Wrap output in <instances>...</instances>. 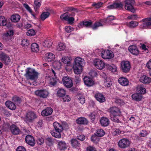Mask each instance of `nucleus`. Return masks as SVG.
<instances>
[{
  "instance_id": "obj_1",
  "label": "nucleus",
  "mask_w": 151,
  "mask_h": 151,
  "mask_svg": "<svg viewBox=\"0 0 151 151\" xmlns=\"http://www.w3.org/2000/svg\"><path fill=\"white\" fill-rule=\"evenodd\" d=\"M108 111L109 113L111 119L113 121L116 122H119V120L117 116H120L121 114L120 109L115 106H112L108 109Z\"/></svg>"
},
{
  "instance_id": "obj_2",
  "label": "nucleus",
  "mask_w": 151,
  "mask_h": 151,
  "mask_svg": "<svg viewBox=\"0 0 151 151\" xmlns=\"http://www.w3.org/2000/svg\"><path fill=\"white\" fill-rule=\"evenodd\" d=\"M25 72L24 76L27 80L35 81L37 79L39 73L35 69L28 68L26 69Z\"/></svg>"
},
{
  "instance_id": "obj_3",
  "label": "nucleus",
  "mask_w": 151,
  "mask_h": 151,
  "mask_svg": "<svg viewBox=\"0 0 151 151\" xmlns=\"http://www.w3.org/2000/svg\"><path fill=\"white\" fill-rule=\"evenodd\" d=\"M53 125L55 132L53 130L50 132V133L53 137L55 138H61L60 133L63 130V126L60 124L56 122L53 123Z\"/></svg>"
},
{
  "instance_id": "obj_4",
  "label": "nucleus",
  "mask_w": 151,
  "mask_h": 151,
  "mask_svg": "<svg viewBox=\"0 0 151 151\" xmlns=\"http://www.w3.org/2000/svg\"><path fill=\"white\" fill-rule=\"evenodd\" d=\"M37 117L36 114L34 111H29L26 113L24 120L27 123H32Z\"/></svg>"
},
{
  "instance_id": "obj_5",
  "label": "nucleus",
  "mask_w": 151,
  "mask_h": 151,
  "mask_svg": "<svg viewBox=\"0 0 151 151\" xmlns=\"http://www.w3.org/2000/svg\"><path fill=\"white\" fill-rule=\"evenodd\" d=\"M124 2L125 9L133 13L135 12V10L133 6L135 2L134 0H125Z\"/></svg>"
},
{
  "instance_id": "obj_6",
  "label": "nucleus",
  "mask_w": 151,
  "mask_h": 151,
  "mask_svg": "<svg viewBox=\"0 0 151 151\" xmlns=\"http://www.w3.org/2000/svg\"><path fill=\"white\" fill-rule=\"evenodd\" d=\"M130 142L127 139L123 138L118 142V146L121 148L124 149L129 146Z\"/></svg>"
},
{
  "instance_id": "obj_7",
  "label": "nucleus",
  "mask_w": 151,
  "mask_h": 151,
  "mask_svg": "<svg viewBox=\"0 0 151 151\" xmlns=\"http://www.w3.org/2000/svg\"><path fill=\"white\" fill-rule=\"evenodd\" d=\"M121 68L123 72H128L131 68L129 62L124 61H122L121 63Z\"/></svg>"
},
{
  "instance_id": "obj_8",
  "label": "nucleus",
  "mask_w": 151,
  "mask_h": 151,
  "mask_svg": "<svg viewBox=\"0 0 151 151\" xmlns=\"http://www.w3.org/2000/svg\"><path fill=\"white\" fill-rule=\"evenodd\" d=\"M101 56L104 59H109L113 58L114 54L112 52L109 50L102 51L101 53Z\"/></svg>"
},
{
  "instance_id": "obj_9",
  "label": "nucleus",
  "mask_w": 151,
  "mask_h": 151,
  "mask_svg": "<svg viewBox=\"0 0 151 151\" xmlns=\"http://www.w3.org/2000/svg\"><path fill=\"white\" fill-rule=\"evenodd\" d=\"M60 18L63 20L67 21L70 24L73 23L74 21V18L73 17H70V15L68 12L65 13L61 15Z\"/></svg>"
},
{
  "instance_id": "obj_10",
  "label": "nucleus",
  "mask_w": 151,
  "mask_h": 151,
  "mask_svg": "<svg viewBox=\"0 0 151 151\" xmlns=\"http://www.w3.org/2000/svg\"><path fill=\"white\" fill-rule=\"evenodd\" d=\"M62 81L64 85L67 88H70L73 86L72 81L68 76L64 77L62 78Z\"/></svg>"
},
{
  "instance_id": "obj_11",
  "label": "nucleus",
  "mask_w": 151,
  "mask_h": 151,
  "mask_svg": "<svg viewBox=\"0 0 151 151\" xmlns=\"http://www.w3.org/2000/svg\"><path fill=\"white\" fill-rule=\"evenodd\" d=\"M94 63L95 66L98 69L101 70L105 67V63L103 61L99 59H96L94 60Z\"/></svg>"
},
{
  "instance_id": "obj_12",
  "label": "nucleus",
  "mask_w": 151,
  "mask_h": 151,
  "mask_svg": "<svg viewBox=\"0 0 151 151\" xmlns=\"http://www.w3.org/2000/svg\"><path fill=\"white\" fill-rule=\"evenodd\" d=\"M35 93L37 96L43 98H46L48 95V92L45 90H37Z\"/></svg>"
},
{
  "instance_id": "obj_13",
  "label": "nucleus",
  "mask_w": 151,
  "mask_h": 151,
  "mask_svg": "<svg viewBox=\"0 0 151 151\" xmlns=\"http://www.w3.org/2000/svg\"><path fill=\"white\" fill-rule=\"evenodd\" d=\"M140 22L143 23L140 26V28L142 29L146 28L147 26L151 25V17L142 19Z\"/></svg>"
},
{
  "instance_id": "obj_14",
  "label": "nucleus",
  "mask_w": 151,
  "mask_h": 151,
  "mask_svg": "<svg viewBox=\"0 0 151 151\" xmlns=\"http://www.w3.org/2000/svg\"><path fill=\"white\" fill-rule=\"evenodd\" d=\"M25 140L26 143L31 146H34L35 143V140L33 136L27 135L26 137Z\"/></svg>"
},
{
  "instance_id": "obj_15",
  "label": "nucleus",
  "mask_w": 151,
  "mask_h": 151,
  "mask_svg": "<svg viewBox=\"0 0 151 151\" xmlns=\"http://www.w3.org/2000/svg\"><path fill=\"white\" fill-rule=\"evenodd\" d=\"M123 4L121 2L114 3L113 4L110 5L107 7L109 9H122L123 8Z\"/></svg>"
},
{
  "instance_id": "obj_16",
  "label": "nucleus",
  "mask_w": 151,
  "mask_h": 151,
  "mask_svg": "<svg viewBox=\"0 0 151 151\" xmlns=\"http://www.w3.org/2000/svg\"><path fill=\"white\" fill-rule=\"evenodd\" d=\"M128 50L133 55L137 56L139 54V51L137 47L135 45H132L129 46Z\"/></svg>"
},
{
  "instance_id": "obj_17",
  "label": "nucleus",
  "mask_w": 151,
  "mask_h": 151,
  "mask_svg": "<svg viewBox=\"0 0 151 151\" xmlns=\"http://www.w3.org/2000/svg\"><path fill=\"white\" fill-rule=\"evenodd\" d=\"M92 24V22L91 20L83 21L78 24V27L79 28H82L83 27H91Z\"/></svg>"
},
{
  "instance_id": "obj_18",
  "label": "nucleus",
  "mask_w": 151,
  "mask_h": 151,
  "mask_svg": "<svg viewBox=\"0 0 151 151\" xmlns=\"http://www.w3.org/2000/svg\"><path fill=\"white\" fill-rule=\"evenodd\" d=\"M0 58L3 63L6 65H8L9 63V58L8 55L4 53L0 54Z\"/></svg>"
},
{
  "instance_id": "obj_19",
  "label": "nucleus",
  "mask_w": 151,
  "mask_h": 151,
  "mask_svg": "<svg viewBox=\"0 0 151 151\" xmlns=\"http://www.w3.org/2000/svg\"><path fill=\"white\" fill-rule=\"evenodd\" d=\"M83 81L85 84L88 86H91L94 84L93 80L88 77L86 76L83 78Z\"/></svg>"
},
{
  "instance_id": "obj_20",
  "label": "nucleus",
  "mask_w": 151,
  "mask_h": 151,
  "mask_svg": "<svg viewBox=\"0 0 151 151\" xmlns=\"http://www.w3.org/2000/svg\"><path fill=\"white\" fill-rule=\"evenodd\" d=\"M53 112V109L50 107H47L42 111L41 114L43 116H47L50 115Z\"/></svg>"
},
{
  "instance_id": "obj_21",
  "label": "nucleus",
  "mask_w": 151,
  "mask_h": 151,
  "mask_svg": "<svg viewBox=\"0 0 151 151\" xmlns=\"http://www.w3.org/2000/svg\"><path fill=\"white\" fill-rule=\"evenodd\" d=\"M100 122L101 125L103 127H106L109 124V119L106 117L103 116L101 118Z\"/></svg>"
},
{
  "instance_id": "obj_22",
  "label": "nucleus",
  "mask_w": 151,
  "mask_h": 151,
  "mask_svg": "<svg viewBox=\"0 0 151 151\" xmlns=\"http://www.w3.org/2000/svg\"><path fill=\"white\" fill-rule=\"evenodd\" d=\"M118 82L120 85L123 86H127L129 84L128 79L124 77H121L119 78Z\"/></svg>"
},
{
  "instance_id": "obj_23",
  "label": "nucleus",
  "mask_w": 151,
  "mask_h": 151,
  "mask_svg": "<svg viewBox=\"0 0 151 151\" xmlns=\"http://www.w3.org/2000/svg\"><path fill=\"white\" fill-rule=\"evenodd\" d=\"M95 97L97 101L100 103H103L105 101V97L104 95L101 93H96L95 95Z\"/></svg>"
},
{
  "instance_id": "obj_24",
  "label": "nucleus",
  "mask_w": 151,
  "mask_h": 151,
  "mask_svg": "<svg viewBox=\"0 0 151 151\" xmlns=\"http://www.w3.org/2000/svg\"><path fill=\"white\" fill-rule=\"evenodd\" d=\"M10 130L12 133L14 135L18 134L20 132L19 128L14 125H13L10 127Z\"/></svg>"
},
{
  "instance_id": "obj_25",
  "label": "nucleus",
  "mask_w": 151,
  "mask_h": 151,
  "mask_svg": "<svg viewBox=\"0 0 151 151\" xmlns=\"http://www.w3.org/2000/svg\"><path fill=\"white\" fill-rule=\"evenodd\" d=\"M139 80L141 82L145 83H149L151 82V78L145 75L141 76Z\"/></svg>"
},
{
  "instance_id": "obj_26",
  "label": "nucleus",
  "mask_w": 151,
  "mask_h": 151,
  "mask_svg": "<svg viewBox=\"0 0 151 151\" xmlns=\"http://www.w3.org/2000/svg\"><path fill=\"white\" fill-rule=\"evenodd\" d=\"M76 122V123L79 124H87L88 123L87 119L81 117L77 119Z\"/></svg>"
},
{
  "instance_id": "obj_27",
  "label": "nucleus",
  "mask_w": 151,
  "mask_h": 151,
  "mask_svg": "<svg viewBox=\"0 0 151 151\" xmlns=\"http://www.w3.org/2000/svg\"><path fill=\"white\" fill-rule=\"evenodd\" d=\"M84 60L80 57H77L75 59L74 65L83 66L84 63Z\"/></svg>"
},
{
  "instance_id": "obj_28",
  "label": "nucleus",
  "mask_w": 151,
  "mask_h": 151,
  "mask_svg": "<svg viewBox=\"0 0 151 151\" xmlns=\"http://www.w3.org/2000/svg\"><path fill=\"white\" fill-rule=\"evenodd\" d=\"M57 143H58V147L60 150H65L67 148V144L65 141L57 140Z\"/></svg>"
},
{
  "instance_id": "obj_29",
  "label": "nucleus",
  "mask_w": 151,
  "mask_h": 151,
  "mask_svg": "<svg viewBox=\"0 0 151 151\" xmlns=\"http://www.w3.org/2000/svg\"><path fill=\"white\" fill-rule=\"evenodd\" d=\"M83 66L73 65V69L74 73L77 74H80L82 72Z\"/></svg>"
},
{
  "instance_id": "obj_30",
  "label": "nucleus",
  "mask_w": 151,
  "mask_h": 151,
  "mask_svg": "<svg viewBox=\"0 0 151 151\" xmlns=\"http://www.w3.org/2000/svg\"><path fill=\"white\" fill-rule=\"evenodd\" d=\"M70 142L72 146L74 148H77L81 146L80 142L76 139H71Z\"/></svg>"
},
{
  "instance_id": "obj_31",
  "label": "nucleus",
  "mask_w": 151,
  "mask_h": 151,
  "mask_svg": "<svg viewBox=\"0 0 151 151\" xmlns=\"http://www.w3.org/2000/svg\"><path fill=\"white\" fill-rule=\"evenodd\" d=\"M114 19V17L113 16H109L106 19L102 20L101 22L103 23H104V24L109 23L111 25H113L111 21Z\"/></svg>"
},
{
  "instance_id": "obj_32",
  "label": "nucleus",
  "mask_w": 151,
  "mask_h": 151,
  "mask_svg": "<svg viewBox=\"0 0 151 151\" xmlns=\"http://www.w3.org/2000/svg\"><path fill=\"white\" fill-rule=\"evenodd\" d=\"M8 22L6 19L4 17L0 16V25L1 26H6L9 27V25L8 24Z\"/></svg>"
},
{
  "instance_id": "obj_33",
  "label": "nucleus",
  "mask_w": 151,
  "mask_h": 151,
  "mask_svg": "<svg viewBox=\"0 0 151 151\" xmlns=\"http://www.w3.org/2000/svg\"><path fill=\"white\" fill-rule=\"evenodd\" d=\"M55 59V55L52 53L49 52L45 55V60L48 62L51 61Z\"/></svg>"
},
{
  "instance_id": "obj_34",
  "label": "nucleus",
  "mask_w": 151,
  "mask_h": 151,
  "mask_svg": "<svg viewBox=\"0 0 151 151\" xmlns=\"http://www.w3.org/2000/svg\"><path fill=\"white\" fill-rule=\"evenodd\" d=\"M20 16L18 14L12 15L11 17V21L14 22H17L20 20Z\"/></svg>"
},
{
  "instance_id": "obj_35",
  "label": "nucleus",
  "mask_w": 151,
  "mask_h": 151,
  "mask_svg": "<svg viewBox=\"0 0 151 151\" xmlns=\"http://www.w3.org/2000/svg\"><path fill=\"white\" fill-rule=\"evenodd\" d=\"M104 84L106 87H110L112 85L111 79L109 77H106L104 80Z\"/></svg>"
},
{
  "instance_id": "obj_36",
  "label": "nucleus",
  "mask_w": 151,
  "mask_h": 151,
  "mask_svg": "<svg viewBox=\"0 0 151 151\" xmlns=\"http://www.w3.org/2000/svg\"><path fill=\"white\" fill-rule=\"evenodd\" d=\"M72 60L71 58L70 57L65 56L62 58V61L64 63L67 64V65H70V61Z\"/></svg>"
},
{
  "instance_id": "obj_37",
  "label": "nucleus",
  "mask_w": 151,
  "mask_h": 151,
  "mask_svg": "<svg viewBox=\"0 0 151 151\" xmlns=\"http://www.w3.org/2000/svg\"><path fill=\"white\" fill-rule=\"evenodd\" d=\"M138 25V23L135 21H131L127 23V26L130 28H133L136 27Z\"/></svg>"
},
{
  "instance_id": "obj_38",
  "label": "nucleus",
  "mask_w": 151,
  "mask_h": 151,
  "mask_svg": "<svg viewBox=\"0 0 151 151\" xmlns=\"http://www.w3.org/2000/svg\"><path fill=\"white\" fill-rule=\"evenodd\" d=\"M12 102L17 104H20L21 101V99L17 96L14 95L12 98Z\"/></svg>"
},
{
  "instance_id": "obj_39",
  "label": "nucleus",
  "mask_w": 151,
  "mask_h": 151,
  "mask_svg": "<svg viewBox=\"0 0 151 151\" xmlns=\"http://www.w3.org/2000/svg\"><path fill=\"white\" fill-rule=\"evenodd\" d=\"M31 48L32 51L33 52H37L39 50L38 45L35 43H33L31 45Z\"/></svg>"
},
{
  "instance_id": "obj_40",
  "label": "nucleus",
  "mask_w": 151,
  "mask_h": 151,
  "mask_svg": "<svg viewBox=\"0 0 151 151\" xmlns=\"http://www.w3.org/2000/svg\"><path fill=\"white\" fill-rule=\"evenodd\" d=\"M95 134L98 137H102L105 134V132L102 129H98L96 130Z\"/></svg>"
},
{
  "instance_id": "obj_41",
  "label": "nucleus",
  "mask_w": 151,
  "mask_h": 151,
  "mask_svg": "<svg viewBox=\"0 0 151 151\" xmlns=\"http://www.w3.org/2000/svg\"><path fill=\"white\" fill-rule=\"evenodd\" d=\"M52 65L53 67L56 69H59L61 68V63L58 61H56L53 62Z\"/></svg>"
},
{
  "instance_id": "obj_42",
  "label": "nucleus",
  "mask_w": 151,
  "mask_h": 151,
  "mask_svg": "<svg viewBox=\"0 0 151 151\" xmlns=\"http://www.w3.org/2000/svg\"><path fill=\"white\" fill-rule=\"evenodd\" d=\"M132 99L136 101H140L142 99V96L140 93H135L132 96Z\"/></svg>"
},
{
  "instance_id": "obj_43",
  "label": "nucleus",
  "mask_w": 151,
  "mask_h": 151,
  "mask_svg": "<svg viewBox=\"0 0 151 151\" xmlns=\"http://www.w3.org/2000/svg\"><path fill=\"white\" fill-rule=\"evenodd\" d=\"M102 20L100 21V22H96L91 27L93 29L95 30L97 29L98 27L100 26H102L104 24V22L103 23L101 22Z\"/></svg>"
},
{
  "instance_id": "obj_44",
  "label": "nucleus",
  "mask_w": 151,
  "mask_h": 151,
  "mask_svg": "<svg viewBox=\"0 0 151 151\" xmlns=\"http://www.w3.org/2000/svg\"><path fill=\"white\" fill-rule=\"evenodd\" d=\"M57 93L58 96L60 97H63L65 96V91L63 89L59 88L57 91Z\"/></svg>"
},
{
  "instance_id": "obj_45",
  "label": "nucleus",
  "mask_w": 151,
  "mask_h": 151,
  "mask_svg": "<svg viewBox=\"0 0 151 151\" xmlns=\"http://www.w3.org/2000/svg\"><path fill=\"white\" fill-rule=\"evenodd\" d=\"M97 112L96 111H94L91 112L88 115L89 117L90 118L91 121L92 122H93L95 119L96 116V115Z\"/></svg>"
},
{
  "instance_id": "obj_46",
  "label": "nucleus",
  "mask_w": 151,
  "mask_h": 151,
  "mask_svg": "<svg viewBox=\"0 0 151 151\" xmlns=\"http://www.w3.org/2000/svg\"><path fill=\"white\" fill-rule=\"evenodd\" d=\"M77 96L81 103L82 104H83L85 103V99L82 95L80 94H78Z\"/></svg>"
},
{
  "instance_id": "obj_47",
  "label": "nucleus",
  "mask_w": 151,
  "mask_h": 151,
  "mask_svg": "<svg viewBox=\"0 0 151 151\" xmlns=\"http://www.w3.org/2000/svg\"><path fill=\"white\" fill-rule=\"evenodd\" d=\"M34 4V8L35 11H37L40 8L41 4V2L38 0H35Z\"/></svg>"
},
{
  "instance_id": "obj_48",
  "label": "nucleus",
  "mask_w": 151,
  "mask_h": 151,
  "mask_svg": "<svg viewBox=\"0 0 151 151\" xmlns=\"http://www.w3.org/2000/svg\"><path fill=\"white\" fill-rule=\"evenodd\" d=\"M52 45V42L50 40H45L43 44V46L46 47H50Z\"/></svg>"
},
{
  "instance_id": "obj_49",
  "label": "nucleus",
  "mask_w": 151,
  "mask_h": 151,
  "mask_svg": "<svg viewBox=\"0 0 151 151\" xmlns=\"http://www.w3.org/2000/svg\"><path fill=\"white\" fill-rule=\"evenodd\" d=\"M50 13L48 12H43L41 14L40 18L42 21L44 20L49 16Z\"/></svg>"
},
{
  "instance_id": "obj_50",
  "label": "nucleus",
  "mask_w": 151,
  "mask_h": 151,
  "mask_svg": "<svg viewBox=\"0 0 151 151\" xmlns=\"http://www.w3.org/2000/svg\"><path fill=\"white\" fill-rule=\"evenodd\" d=\"M137 90L139 93L140 94H144L146 92L145 88L141 86H139L137 88Z\"/></svg>"
},
{
  "instance_id": "obj_51",
  "label": "nucleus",
  "mask_w": 151,
  "mask_h": 151,
  "mask_svg": "<svg viewBox=\"0 0 151 151\" xmlns=\"http://www.w3.org/2000/svg\"><path fill=\"white\" fill-rule=\"evenodd\" d=\"M45 142L49 146L52 145L54 142V140L52 138L48 137L45 139Z\"/></svg>"
},
{
  "instance_id": "obj_52",
  "label": "nucleus",
  "mask_w": 151,
  "mask_h": 151,
  "mask_svg": "<svg viewBox=\"0 0 151 151\" xmlns=\"http://www.w3.org/2000/svg\"><path fill=\"white\" fill-rule=\"evenodd\" d=\"M65 48V45L63 43H60L58 44L57 50L59 51L63 50Z\"/></svg>"
},
{
  "instance_id": "obj_53",
  "label": "nucleus",
  "mask_w": 151,
  "mask_h": 151,
  "mask_svg": "<svg viewBox=\"0 0 151 151\" xmlns=\"http://www.w3.org/2000/svg\"><path fill=\"white\" fill-rule=\"evenodd\" d=\"M21 44L23 46H28L29 45V42L27 39H24L22 40Z\"/></svg>"
},
{
  "instance_id": "obj_54",
  "label": "nucleus",
  "mask_w": 151,
  "mask_h": 151,
  "mask_svg": "<svg viewBox=\"0 0 151 151\" xmlns=\"http://www.w3.org/2000/svg\"><path fill=\"white\" fill-rule=\"evenodd\" d=\"M57 79L55 78H51L50 80V85L55 86L57 83Z\"/></svg>"
},
{
  "instance_id": "obj_55",
  "label": "nucleus",
  "mask_w": 151,
  "mask_h": 151,
  "mask_svg": "<svg viewBox=\"0 0 151 151\" xmlns=\"http://www.w3.org/2000/svg\"><path fill=\"white\" fill-rule=\"evenodd\" d=\"M65 10L66 11H74L76 12H78L77 9H76L73 8L72 7H67L65 8Z\"/></svg>"
},
{
  "instance_id": "obj_56",
  "label": "nucleus",
  "mask_w": 151,
  "mask_h": 151,
  "mask_svg": "<svg viewBox=\"0 0 151 151\" xmlns=\"http://www.w3.org/2000/svg\"><path fill=\"white\" fill-rule=\"evenodd\" d=\"M121 131L119 129H113V134L114 135H118L121 134Z\"/></svg>"
},
{
  "instance_id": "obj_57",
  "label": "nucleus",
  "mask_w": 151,
  "mask_h": 151,
  "mask_svg": "<svg viewBox=\"0 0 151 151\" xmlns=\"http://www.w3.org/2000/svg\"><path fill=\"white\" fill-rule=\"evenodd\" d=\"M103 3L101 2H98L96 3L95 2L93 3L92 6L95 7L96 8L98 9L100 8L102 5Z\"/></svg>"
},
{
  "instance_id": "obj_58",
  "label": "nucleus",
  "mask_w": 151,
  "mask_h": 151,
  "mask_svg": "<svg viewBox=\"0 0 151 151\" xmlns=\"http://www.w3.org/2000/svg\"><path fill=\"white\" fill-rule=\"evenodd\" d=\"M89 75L92 77H95L97 75V72L95 70H91L89 73Z\"/></svg>"
},
{
  "instance_id": "obj_59",
  "label": "nucleus",
  "mask_w": 151,
  "mask_h": 151,
  "mask_svg": "<svg viewBox=\"0 0 151 151\" xmlns=\"http://www.w3.org/2000/svg\"><path fill=\"white\" fill-rule=\"evenodd\" d=\"M35 33L34 30L33 29L29 30L27 32V35L29 36H32L34 35Z\"/></svg>"
},
{
  "instance_id": "obj_60",
  "label": "nucleus",
  "mask_w": 151,
  "mask_h": 151,
  "mask_svg": "<svg viewBox=\"0 0 151 151\" xmlns=\"http://www.w3.org/2000/svg\"><path fill=\"white\" fill-rule=\"evenodd\" d=\"M74 29V28H73L70 26H66L65 28V31L68 33L71 32V31H73Z\"/></svg>"
},
{
  "instance_id": "obj_61",
  "label": "nucleus",
  "mask_w": 151,
  "mask_h": 151,
  "mask_svg": "<svg viewBox=\"0 0 151 151\" xmlns=\"http://www.w3.org/2000/svg\"><path fill=\"white\" fill-rule=\"evenodd\" d=\"M108 68L109 70L112 72H115L116 71L117 67L114 65L110 66Z\"/></svg>"
},
{
  "instance_id": "obj_62",
  "label": "nucleus",
  "mask_w": 151,
  "mask_h": 151,
  "mask_svg": "<svg viewBox=\"0 0 151 151\" xmlns=\"http://www.w3.org/2000/svg\"><path fill=\"white\" fill-rule=\"evenodd\" d=\"M86 151H96V150L94 147L89 146L86 147Z\"/></svg>"
},
{
  "instance_id": "obj_63",
  "label": "nucleus",
  "mask_w": 151,
  "mask_h": 151,
  "mask_svg": "<svg viewBox=\"0 0 151 151\" xmlns=\"http://www.w3.org/2000/svg\"><path fill=\"white\" fill-rule=\"evenodd\" d=\"M77 139L81 141H83L85 139V136L83 135H79L77 136Z\"/></svg>"
},
{
  "instance_id": "obj_64",
  "label": "nucleus",
  "mask_w": 151,
  "mask_h": 151,
  "mask_svg": "<svg viewBox=\"0 0 151 151\" xmlns=\"http://www.w3.org/2000/svg\"><path fill=\"white\" fill-rule=\"evenodd\" d=\"M16 151H26V149L23 146H19L16 149Z\"/></svg>"
}]
</instances>
